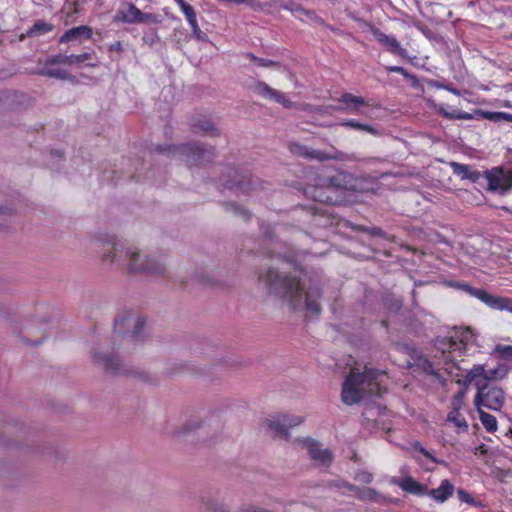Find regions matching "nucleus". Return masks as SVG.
Segmentation results:
<instances>
[{"label":"nucleus","mask_w":512,"mask_h":512,"mask_svg":"<svg viewBox=\"0 0 512 512\" xmlns=\"http://www.w3.org/2000/svg\"><path fill=\"white\" fill-rule=\"evenodd\" d=\"M271 264L259 271L258 281L263 284L267 292L281 300L293 310L306 311L316 316L321 311V291L317 285L305 286L300 280L284 271L277 264L286 262L279 254L270 256Z\"/></svg>","instance_id":"obj_1"},{"label":"nucleus","mask_w":512,"mask_h":512,"mask_svg":"<svg viewBox=\"0 0 512 512\" xmlns=\"http://www.w3.org/2000/svg\"><path fill=\"white\" fill-rule=\"evenodd\" d=\"M104 261L116 264L129 273L162 275L165 272L162 261L149 257L135 246L115 247L113 253L104 255Z\"/></svg>","instance_id":"obj_2"},{"label":"nucleus","mask_w":512,"mask_h":512,"mask_svg":"<svg viewBox=\"0 0 512 512\" xmlns=\"http://www.w3.org/2000/svg\"><path fill=\"white\" fill-rule=\"evenodd\" d=\"M384 373L365 367L363 372L353 368L346 378L341 392V400L346 405L358 403L365 395L379 396L382 393L380 382Z\"/></svg>","instance_id":"obj_3"},{"label":"nucleus","mask_w":512,"mask_h":512,"mask_svg":"<svg viewBox=\"0 0 512 512\" xmlns=\"http://www.w3.org/2000/svg\"><path fill=\"white\" fill-rule=\"evenodd\" d=\"M470 331L463 332L460 337H444L437 341V349L441 351L442 360H439L437 367L428 360L422 363L423 370L437 378L441 377L440 370H445L448 374H454V370L458 369L452 353L461 351L465 348L470 338Z\"/></svg>","instance_id":"obj_4"},{"label":"nucleus","mask_w":512,"mask_h":512,"mask_svg":"<svg viewBox=\"0 0 512 512\" xmlns=\"http://www.w3.org/2000/svg\"><path fill=\"white\" fill-rule=\"evenodd\" d=\"M477 393L474 398V405L477 410L487 408L493 411H500L505 404V392L502 388L488 383L477 382Z\"/></svg>","instance_id":"obj_5"},{"label":"nucleus","mask_w":512,"mask_h":512,"mask_svg":"<svg viewBox=\"0 0 512 512\" xmlns=\"http://www.w3.org/2000/svg\"><path fill=\"white\" fill-rule=\"evenodd\" d=\"M115 331L130 341H137L144 329L143 318L134 311H124L115 319Z\"/></svg>","instance_id":"obj_6"},{"label":"nucleus","mask_w":512,"mask_h":512,"mask_svg":"<svg viewBox=\"0 0 512 512\" xmlns=\"http://www.w3.org/2000/svg\"><path fill=\"white\" fill-rule=\"evenodd\" d=\"M290 151L297 155L311 160L318 161H328V160H336V161H356L357 157L355 154H347L336 149H333L331 152H325L322 150H316L309 148L304 145H300L297 143L290 144Z\"/></svg>","instance_id":"obj_7"},{"label":"nucleus","mask_w":512,"mask_h":512,"mask_svg":"<svg viewBox=\"0 0 512 512\" xmlns=\"http://www.w3.org/2000/svg\"><path fill=\"white\" fill-rule=\"evenodd\" d=\"M303 421L302 417L294 415H272L262 420L261 426L277 437H287L288 430L298 426Z\"/></svg>","instance_id":"obj_8"},{"label":"nucleus","mask_w":512,"mask_h":512,"mask_svg":"<svg viewBox=\"0 0 512 512\" xmlns=\"http://www.w3.org/2000/svg\"><path fill=\"white\" fill-rule=\"evenodd\" d=\"M482 177L487 181V188L490 191L506 193L512 189V171L501 167H494L483 172Z\"/></svg>","instance_id":"obj_9"},{"label":"nucleus","mask_w":512,"mask_h":512,"mask_svg":"<svg viewBox=\"0 0 512 512\" xmlns=\"http://www.w3.org/2000/svg\"><path fill=\"white\" fill-rule=\"evenodd\" d=\"M94 360L99 364L107 373L117 375H132L135 377H144L142 372L134 371L124 365L121 360L115 355H108L104 353H94Z\"/></svg>","instance_id":"obj_10"},{"label":"nucleus","mask_w":512,"mask_h":512,"mask_svg":"<svg viewBox=\"0 0 512 512\" xmlns=\"http://www.w3.org/2000/svg\"><path fill=\"white\" fill-rule=\"evenodd\" d=\"M302 443L303 447L306 448L310 459L316 466L327 467L331 465L333 461V454L329 449L323 448L319 442L311 438L304 439Z\"/></svg>","instance_id":"obj_11"},{"label":"nucleus","mask_w":512,"mask_h":512,"mask_svg":"<svg viewBox=\"0 0 512 512\" xmlns=\"http://www.w3.org/2000/svg\"><path fill=\"white\" fill-rule=\"evenodd\" d=\"M467 291L489 307L498 310H508L512 312V299L507 297H499L489 294L483 289H475L467 286Z\"/></svg>","instance_id":"obj_12"},{"label":"nucleus","mask_w":512,"mask_h":512,"mask_svg":"<svg viewBox=\"0 0 512 512\" xmlns=\"http://www.w3.org/2000/svg\"><path fill=\"white\" fill-rule=\"evenodd\" d=\"M178 153L188 164L209 161L214 154L212 149H205L198 144L182 145L178 148Z\"/></svg>","instance_id":"obj_13"},{"label":"nucleus","mask_w":512,"mask_h":512,"mask_svg":"<svg viewBox=\"0 0 512 512\" xmlns=\"http://www.w3.org/2000/svg\"><path fill=\"white\" fill-rule=\"evenodd\" d=\"M370 31L372 35L375 37V39L389 52L398 55L404 59L409 58L408 51L405 48L401 47V44L397 41V39L394 36L387 35L374 26L370 28Z\"/></svg>","instance_id":"obj_14"},{"label":"nucleus","mask_w":512,"mask_h":512,"mask_svg":"<svg viewBox=\"0 0 512 512\" xmlns=\"http://www.w3.org/2000/svg\"><path fill=\"white\" fill-rule=\"evenodd\" d=\"M117 15L124 23H152L156 21L153 14L143 13L133 4H128L120 9Z\"/></svg>","instance_id":"obj_15"},{"label":"nucleus","mask_w":512,"mask_h":512,"mask_svg":"<svg viewBox=\"0 0 512 512\" xmlns=\"http://www.w3.org/2000/svg\"><path fill=\"white\" fill-rule=\"evenodd\" d=\"M256 92L263 98L274 100L275 102L283 105L285 108H291L293 106L292 101L288 99L285 93L273 89L266 83H257Z\"/></svg>","instance_id":"obj_16"},{"label":"nucleus","mask_w":512,"mask_h":512,"mask_svg":"<svg viewBox=\"0 0 512 512\" xmlns=\"http://www.w3.org/2000/svg\"><path fill=\"white\" fill-rule=\"evenodd\" d=\"M336 486L344 487L347 490L353 492L356 497L362 501L379 502L381 498V495L372 488H359L348 482H341V484H337Z\"/></svg>","instance_id":"obj_17"},{"label":"nucleus","mask_w":512,"mask_h":512,"mask_svg":"<svg viewBox=\"0 0 512 512\" xmlns=\"http://www.w3.org/2000/svg\"><path fill=\"white\" fill-rule=\"evenodd\" d=\"M233 173V179L225 182V186L229 189H236L243 193H248L252 190L253 182L247 175H242L234 170H230Z\"/></svg>","instance_id":"obj_18"},{"label":"nucleus","mask_w":512,"mask_h":512,"mask_svg":"<svg viewBox=\"0 0 512 512\" xmlns=\"http://www.w3.org/2000/svg\"><path fill=\"white\" fill-rule=\"evenodd\" d=\"M454 492V485L450 483L449 480L444 479L441 481V484L438 488L431 489L427 492V495L430 496L437 502H445L450 496H452Z\"/></svg>","instance_id":"obj_19"},{"label":"nucleus","mask_w":512,"mask_h":512,"mask_svg":"<svg viewBox=\"0 0 512 512\" xmlns=\"http://www.w3.org/2000/svg\"><path fill=\"white\" fill-rule=\"evenodd\" d=\"M450 166L453 170V173L459 176L461 179H468L472 182H478L482 177V174L479 171L472 170L468 165L452 162Z\"/></svg>","instance_id":"obj_20"},{"label":"nucleus","mask_w":512,"mask_h":512,"mask_svg":"<svg viewBox=\"0 0 512 512\" xmlns=\"http://www.w3.org/2000/svg\"><path fill=\"white\" fill-rule=\"evenodd\" d=\"M92 33H93V31L89 26L82 25V26L74 27V28L67 30L60 37L59 42L60 43L71 42V41L80 39L81 37H85V38L89 39L92 36Z\"/></svg>","instance_id":"obj_21"},{"label":"nucleus","mask_w":512,"mask_h":512,"mask_svg":"<svg viewBox=\"0 0 512 512\" xmlns=\"http://www.w3.org/2000/svg\"><path fill=\"white\" fill-rule=\"evenodd\" d=\"M339 102L347 104L346 111L350 113H360V107L367 105L365 98L351 93L342 94Z\"/></svg>","instance_id":"obj_22"},{"label":"nucleus","mask_w":512,"mask_h":512,"mask_svg":"<svg viewBox=\"0 0 512 512\" xmlns=\"http://www.w3.org/2000/svg\"><path fill=\"white\" fill-rule=\"evenodd\" d=\"M338 125L354 130L365 131L373 136H379L380 132L372 125L360 123L355 119L343 120Z\"/></svg>","instance_id":"obj_23"},{"label":"nucleus","mask_w":512,"mask_h":512,"mask_svg":"<svg viewBox=\"0 0 512 512\" xmlns=\"http://www.w3.org/2000/svg\"><path fill=\"white\" fill-rule=\"evenodd\" d=\"M398 486L406 492L415 494V495H423L427 490L426 487L422 486L419 482H417L412 477H407L398 483Z\"/></svg>","instance_id":"obj_24"},{"label":"nucleus","mask_w":512,"mask_h":512,"mask_svg":"<svg viewBox=\"0 0 512 512\" xmlns=\"http://www.w3.org/2000/svg\"><path fill=\"white\" fill-rule=\"evenodd\" d=\"M193 127L196 131H201L213 137H217L220 135V131L209 119H199L197 122L193 124Z\"/></svg>","instance_id":"obj_25"},{"label":"nucleus","mask_w":512,"mask_h":512,"mask_svg":"<svg viewBox=\"0 0 512 512\" xmlns=\"http://www.w3.org/2000/svg\"><path fill=\"white\" fill-rule=\"evenodd\" d=\"M477 412L479 414V419L486 431L489 433L495 432L498 428L496 417L485 412L483 409L477 410Z\"/></svg>","instance_id":"obj_26"},{"label":"nucleus","mask_w":512,"mask_h":512,"mask_svg":"<svg viewBox=\"0 0 512 512\" xmlns=\"http://www.w3.org/2000/svg\"><path fill=\"white\" fill-rule=\"evenodd\" d=\"M53 30V25L46 22V21H43V20H38L37 22L34 23V25L28 30V35L29 36H39V35H43V34H46L50 31Z\"/></svg>","instance_id":"obj_27"},{"label":"nucleus","mask_w":512,"mask_h":512,"mask_svg":"<svg viewBox=\"0 0 512 512\" xmlns=\"http://www.w3.org/2000/svg\"><path fill=\"white\" fill-rule=\"evenodd\" d=\"M174 1L179 6L181 12L184 14V16L189 24L197 21L195 10L190 4H188L184 0H174Z\"/></svg>","instance_id":"obj_28"},{"label":"nucleus","mask_w":512,"mask_h":512,"mask_svg":"<svg viewBox=\"0 0 512 512\" xmlns=\"http://www.w3.org/2000/svg\"><path fill=\"white\" fill-rule=\"evenodd\" d=\"M447 420L449 422H452L457 428H459L462 431H466L468 429L467 421L456 409L448 414Z\"/></svg>","instance_id":"obj_29"},{"label":"nucleus","mask_w":512,"mask_h":512,"mask_svg":"<svg viewBox=\"0 0 512 512\" xmlns=\"http://www.w3.org/2000/svg\"><path fill=\"white\" fill-rule=\"evenodd\" d=\"M41 74L47 77L57 78L61 80L70 79L71 75L63 69L44 68Z\"/></svg>","instance_id":"obj_30"},{"label":"nucleus","mask_w":512,"mask_h":512,"mask_svg":"<svg viewBox=\"0 0 512 512\" xmlns=\"http://www.w3.org/2000/svg\"><path fill=\"white\" fill-rule=\"evenodd\" d=\"M438 112L440 115H442L443 117L447 118V119H471V115L466 113V112H448L446 111L443 107H440L438 109Z\"/></svg>","instance_id":"obj_31"},{"label":"nucleus","mask_w":512,"mask_h":512,"mask_svg":"<svg viewBox=\"0 0 512 512\" xmlns=\"http://www.w3.org/2000/svg\"><path fill=\"white\" fill-rule=\"evenodd\" d=\"M92 55L90 53H82L79 55H68V65H76L79 66L82 63H85L86 61L90 60Z\"/></svg>","instance_id":"obj_32"},{"label":"nucleus","mask_w":512,"mask_h":512,"mask_svg":"<svg viewBox=\"0 0 512 512\" xmlns=\"http://www.w3.org/2000/svg\"><path fill=\"white\" fill-rule=\"evenodd\" d=\"M201 425V421L198 418H193L189 420L184 426L181 428L180 431L177 432V434H185L188 432H191L197 428H199Z\"/></svg>","instance_id":"obj_33"},{"label":"nucleus","mask_w":512,"mask_h":512,"mask_svg":"<svg viewBox=\"0 0 512 512\" xmlns=\"http://www.w3.org/2000/svg\"><path fill=\"white\" fill-rule=\"evenodd\" d=\"M495 352L503 359H512V346L511 345H497Z\"/></svg>","instance_id":"obj_34"},{"label":"nucleus","mask_w":512,"mask_h":512,"mask_svg":"<svg viewBox=\"0 0 512 512\" xmlns=\"http://www.w3.org/2000/svg\"><path fill=\"white\" fill-rule=\"evenodd\" d=\"M354 479L358 482L369 484L373 481V474L368 471H357L354 475Z\"/></svg>","instance_id":"obj_35"},{"label":"nucleus","mask_w":512,"mask_h":512,"mask_svg":"<svg viewBox=\"0 0 512 512\" xmlns=\"http://www.w3.org/2000/svg\"><path fill=\"white\" fill-rule=\"evenodd\" d=\"M190 27H191V30H192V35L195 39H197L198 41H206L207 40V35L206 33H204L199 25H198V22L195 21L193 23H190L189 24Z\"/></svg>","instance_id":"obj_36"},{"label":"nucleus","mask_w":512,"mask_h":512,"mask_svg":"<svg viewBox=\"0 0 512 512\" xmlns=\"http://www.w3.org/2000/svg\"><path fill=\"white\" fill-rule=\"evenodd\" d=\"M55 64H60V65H68V55H55V56H52V57H49L46 62H45V65H55Z\"/></svg>","instance_id":"obj_37"},{"label":"nucleus","mask_w":512,"mask_h":512,"mask_svg":"<svg viewBox=\"0 0 512 512\" xmlns=\"http://www.w3.org/2000/svg\"><path fill=\"white\" fill-rule=\"evenodd\" d=\"M506 374V371L505 370H501V369H491V370H485L484 369V375H483V378L484 379H488V380H493V379H497V378H502L504 377Z\"/></svg>","instance_id":"obj_38"},{"label":"nucleus","mask_w":512,"mask_h":512,"mask_svg":"<svg viewBox=\"0 0 512 512\" xmlns=\"http://www.w3.org/2000/svg\"><path fill=\"white\" fill-rule=\"evenodd\" d=\"M483 375H484V367L483 366H475L467 373L466 379H467V381L472 382L478 377L483 378Z\"/></svg>","instance_id":"obj_39"},{"label":"nucleus","mask_w":512,"mask_h":512,"mask_svg":"<svg viewBox=\"0 0 512 512\" xmlns=\"http://www.w3.org/2000/svg\"><path fill=\"white\" fill-rule=\"evenodd\" d=\"M457 496L461 502H464V503H467L470 505H476L475 499L468 492H466L463 489H459L457 491Z\"/></svg>","instance_id":"obj_40"},{"label":"nucleus","mask_w":512,"mask_h":512,"mask_svg":"<svg viewBox=\"0 0 512 512\" xmlns=\"http://www.w3.org/2000/svg\"><path fill=\"white\" fill-rule=\"evenodd\" d=\"M388 72L399 73L407 79H414V77L401 66H386Z\"/></svg>","instance_id":"obj_41"},{"label":"nucleus","mask_w":512,"mask_h":512,"mask_svg":"<svg viewBox=\"0 0 512 512\" xmlns=\"http://www.w3.org/2000/svg\"><path fill=\"white\" fill-rule=\"evenodd\" d=\"M226 209L228 211L233 212L236 215H240V216H243V217H246V215H247V211L245 209L240 208L239 206H237L234 203H227L226 204Z\"/></svg>","instance_id":"obj_42"},{"label":"nucleus","mask_w":512,"mask_h":512,"mask_svg":"<svg viewBox=\"0 0 512 512\" xmlns=\"http://www.w3.org/2000/svg\"><path fill=\"white\" fill-rule=\"evenodd\" d=\"M413 448L423 454L426 458L432 460L433 462H437L436 459L419 442H415L413 444Z\"/></svg>","instance_id":"obj_43"},{"label":"nucleus","mask_w":512,"mask_h":512,"mask_svg":"<svg viewBox=\"0 0 512 512\" xmlns=\"http://www.w3.org/2000/svg\"><path fill=\"white\" fill-rule=\"evenodd\" d=\"M257 65L261 67H278L280 64L270 59L260 58Z\"/></svg>","instance_id":"obj_44"},{"label":"nucleus","mask_w":512,"mask_h":512,"mask_svg":"<svg viewBox=\"0 0 512 512\" xmlns=\"http://www.w3.org/2000/svg\"><path fill=\"white\" fill-rule=\"evenodd\" d=\"M228 2H232L234 4L247 3L253 9H256L259 6L254 0H228Z\"/></svg>","instance_id":"obj_45"},{"label":"nucleus","mask_w":512,"mask_h":512,"mask_svg":"<svg viewBox=\"0 0 512 512\" xmlns=\"http://www.w3.org/2000/svg\"><path fill=\"white\" fill-rule=\"evenodd\" d=\"M63 10L64 11L71 10L73 13H77L78 12L77 3L72 2V1H67L63 6Z\"/></svg>","instance_id":"obj_46"},{"label":"nucleus","mask_w":512,"mask_h":512,"mask_svg":"<svg viewBox=\"0 0 512 512\" xmlns=\"http://www.w3.org/2000/svg\"><path fill=\"white\" fill-rule=\"evenodd\" d=\"M109 51L110 52L122 53V51H123L122 43L120 41H116V42L112 43L109 46Z\"/></svg>","instance_id":"obj_47"},{"label":"nucleus","mask_w":512,"mask_h":512,"mask_svg":"<svg viewBox=\"0 0 512 512\" xmlns=\"http://www.w3.org/2000/svg\"><path fill=\"white\" fill-rule=\"evenodd\" d=\"M369 232L374 236H383V232L380 228L373 227L369 230Z\"/></svg>","instance_id":"obj_48"},{"label":"nucleus","mask_w":512,"mask_h":512,"mask_svg":"<svg viewBox=\"0 0 512 512\" xmlns=\"http://www.w3.org/2000/svg\"><path fill=\"white\" fill-rule=\"evenodd\" d=\"M246 56H247L248 59H250L251 61L255 62L256 64H258V60H260L259 57H256L252 53H248Z\"/></svg>","instance_id":"obj_49"},{"label":"nucleus","mask_w":512,"mask_h":512,"mask_svg":"<svg viewBox=\"0 0 512 512\" xmlns=\"http://www.w3.org/2000/svg\"><path fill=\"white\" fill-rule=\"evenodd\" d=\"M11 211H12V210H11L10 208H4V207L0 206V214H1V215H2V214H3V215H4V214H10V213H11Z\"/></svg>","instance_id":"obj_50"},{"label":"nucleus","mask_w":512,"mask_h":512,"mask_svg":"<svg viewBox=\"0 0 512 512\" xmlns=\"http://www.w3.org/2000/svg\"><path fill=\"white\" fill-rule=\"evenodd\" d=\"M446 89H447L448 91H450L451 93L455 94V95H460V92H459L457 89H455V88H452V87H446Z\"/></svg>","instance_id":"obj_51"},{"label":"nucleus","mask_w":512,"mask_h":512,"mask_svg":"<svg viewBox=\"0 0 512 512\" xmlns=\"http://www.w3.org/2000/svg\"><path fill=\"white\" fill-rule=\"evenodd\" d=\"M500 115H502L505 119H509L510 118V115L506 114V113H501Z\"/></svg>","instance_id":"obj_52"},{"label":"nucleus","mask_w":512,"mask_h":512,"mask_svg":"<svg viewBox=\"0 0 512 512\" xmlns=\"http://www.w3.org/2000/svg\"><path fill=\"white\" fill-rule=\"evenodd\" d=\"M399 307H400V303L396 302V304H395V308H396V309H399Z\"/></svg>","instance_id":"obj_53"},{"label":"nucleus","mask_w":512,"mask_h":512,"mask_svg":"<svg viewBox=\"0 0 512 512\" xmlns=\"http://www.w3.org/2000/svg\"><path fill=\"white\" fill-rule=\"evenodd\" d=\"M507 38L512 39V33L509 36H507Z\"/></svg>","instance_id":"obj_54"}]
</instances>
